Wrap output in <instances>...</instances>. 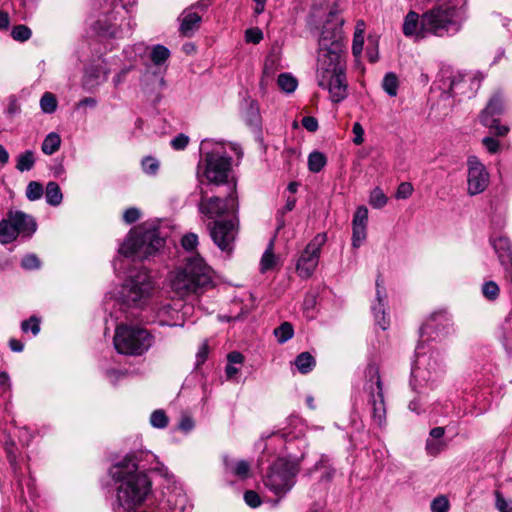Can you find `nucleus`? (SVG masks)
<instances>
[{
  "label": "nucleus",
  "mask_w": 512,
  "mask_h": 512,
  "mask_svg": "<svg viewBox=\"0 0 512 512\" xmlns=\"http://www.w3.org/2000/svg\"><path fill=\"white\" fill-rule=\"evenodd\" d=\"M188 142V136L184 134H179L174 139L171 140V146L175 150H183L188 145Z\"/></svg>",
  "instance_id": "0e129e2a"
},
{
  "label": "nucleus",
  "mask_w": 512,
  "mask_h": 512,
  "mask_svg": "<svg viewBox=\"0 0 512 512\" xmlns=\"http://www.w3.org/2000/svg\"><path fill=\"white\" fill-rule=\"evenodd\" d=\"M491 244L498 255L499 260L503 263L505 258L508 257L510 259L511 256V247L510 242L507 237L500 236L497 238L491 239Z\"/></svg>",
  "instance_id": "bb28decb"
},
{
  "label": "nucleus",
  "mask_w": 512,
  "mask_h": 512,
  "mask_svg": "<svg viewBox=\"0 0 512 512\" xmlns=\"http://www.w3.org/2000/svg\"><path fill=\"white\" fill-rule=\"evenodd\" d=\"M155 283L145 269L133 270L127 276L114 299L105 302L115 320H132L139 317V310L150 301Z\"/></svg>",
  "instance_id": "423d86ee"
},
{
  "label": "nucleus",
  "mask_w": 512,
  "mask_h": 512,
  "mask_svg": "<svg viewBox=\"0 0 512 512\" xmlns=\"http://www.w3.org/2000/svg\"><path fill=\"white\" fill-rule=\"evenodd\" d=\"M134 68L133 64H124L120 71L113 77L114 87L120 86L125 80L127 74Z\"/></svg>",
  "instance_id": "4d7b16f0"
},
{
  "label": "nucleus",
  "mask_w": 512,
  "mask_h": 512,
  "mask_svg": "<svg viewBox=\"0 0 512 512\" xmlns=\"http://www.w3.org/2000/svg\"><path fill=\"white\" fill-rule=\"evenodd\" d=\"M182 308H184V305L180 301L160 304L156 309V318L159 324L170 327L183 326L184 313L181 312Z\"/></svg>",
  "instance_id": "6ab92c4d"
},
{
  "label": "nucleus",
  "mask_w": 512,
  "mask_h": 512,
  "mask_svg": "<svg viewBox=\"0 0 512 512\" xmlns=\"http://www.w3.org/2000/svg\"><path fill=\"white\" fill-rule=\"evenodd\" d=\"M294 364L300 373L307 374L313 370L316 361L309 352H302L296 357Z\"/></svg>",
  "instance_id": "c85d7f7f"
},
{
  "label": "nucleus",
  "mask_w": 512,
  "mask_h": 512,
  "mask_svg": "<svg viewBox=\"0 0 512 512\" xmlns=\"http://www.w3.org/2000/svg\"><path fill=\"white\" fill-rule=\"evenodd\" d=\"M449 510V501L445 496H438L431 502L432 512H447Z\"/></svg>",
  "instance_id": "603ef678"
},
{
  "label": "nucleus",
  "mask_w": 512,
  "mask_h": 512,
  "mask_svg": "<svg viewBox=\"0 0 512 512\" xmlns=\"http://www.w3.org/2000/svg\"><path fill=\"white\" fill-rule=\"evenodd\" d=\"M274 335L280 344H284L290 340L294 335V329L292 324L284 322L280 326L274 329Z\"/></svg>",
  "instance_id": "c9c22d12"
},
{
  "label": "nucleus",
  "mask_w": 512,
  "mask_h": 512,
  "mask_svg": "<svg viewBox=\"0 0 512 512\" xmlns=\"http://www.w3.org/2000/svg\"><path fill=\"white\" fill-rule=\"evenodd\" d=\"M44 193L43 186L40 182L31 181L26 187V197L30 201L39 200Z\"/></svg>",
  "instance_id": "79ce46f5"
},
{
  "label": "nucleus",
  "mask_w": 512,
  "mask_h": 512,
  "mask_svg": "<svg viewBox=\"0 0 512 512\" xmlns=\"http://www.w3.org/2000/svg\"><path fill=\"white\" fill-rule=\"evenodd\" d=\"M483 75L480 72H465L454 75L450 82L452 96L472 98L481 86Z\"/></svg>",
  "instance_id": "f3484780"
},
{
  "label": "nucleus",
  "mask_w": 512,
  "mask_h": 512,
  "mask_svg": "<svg viewBox=\"0 0 512 512\" xmlns=\"http://www.w3.org/2000/svg\"><path fill=\"white\" fill-rule=\"evenodd\" d=\"M13 430H18L19 432L25 433L24 435H20V439L22 442L28 443L31 439V435L28 433L26 428H23L20 430L18 427L13 425ZM15 434V431H9V433L5 436V439L3 441L4 449L7 455V459L10 463V465L15 469L17 466V447L16 444L12 438V435Z\"/></svg>",
  "instance_id": "5701e85b"
},
{
  "label": "nucleus",
  "mask_w": 512,
  "mask_h": 512,
  "mask_svg": "<svg viewBox=\"0 0 512 512\" xmlns=\"http://www.w3.org/2000/svg\"><path fill=\"white\" fill-rule=\"evenodd\" d=\"M36 162L35 153L32 150H26L19 154L16 159V169L20 172L30 171Z\"/></svg>",
  "instance_id": "c756f323"
},
{
  "label": "nucleus",
  "mask_w": 512,
  "mask_h": 512,
  "mask_svg": "<svg viewBox=\"0 0 512 512\" xmlns=\"http://www.w3.org/2000/svg\"><path fill=\"white\" fill-rule=\"evenodd\" d=\"M445 372L444 357L437 350L424 351L422 345L416 347V360L412 368L411 386L414 390L423 387L433 389Z\"/></svg>",
  "instance_id": "1a4fd4ad"
},
{
  "label": "nucleus",
  "mask_w": 512,
  "mask_h": 512,
  "mask_svg": "<svg viewBox=\"0 0 512 512\" xmlns=\"http://www.w3.org/2000/svg\"><path fill=\"white\" fill-rule=\"evenodd\" d=\"M387 294L385 288L376 281V296L372 302L371 310L374 315L376 324L382 329L386 330L389 327V318L386 317Z\"/></svg>",
  "instance_id": "aec40b11"
},
{
  "label": "nucleus",
  "mask_w": 512,
  "mask_h": 512,
  "mask_svg": "<svg viewBox=\"0 0 512 512\" xmlns=\"http://www.w3.org/2000/svg\"><path fill=\"white\" fill-rule=\"evenodd\" d=\"M364 393L367 395L368 405L371 407L373 422L382 427L386 423V407L379 368L375 363H368L365 372Z\"/></svg>",
  "instance_id": "f8f14e48"
},
{
  "label": "nucleus",
  "mask_w": 512,
  "mask_h": 512,
  "mask_svg": "<svg viewBox=\"0 0 512 512\" xmlns=\"http://www.w3.org/2000/svg\"><path fill=\"white\" fill-rule=\"evenodd\" d=\"M246 504L252 508H256L261 504L260 496L252 490H248L244 494Z\"/></svg>",
  "instance_id": "680f3d73"
},
{
  "label": "nucleus",
  "mask_w": 512,
  "mask_h": 512,
  "mask_svg": "<svg viewBox=\"0 0 512 512\" xmlns=\"http://www.w3.org/2000/svg\"><path fill=\"white\" fill-rule=\"evenodd\" d=\"M111 68L103 61L96 65H91L85 70V83L91 87L100 85L107 81Z\"/></svg>",
  "instance_id": "4be33fe9"
},
{
  "label": "nucleus",
  "mask_w": 512,
  "mask_h": 512,
  "mask_svg": "<svg viewBox=\"0 0 512 512\" xmlns=\"http://www.w3.org/2000/svg\"><path fill=\"white\" fill-rule=\"evenodd\" d=\"M34 218L22 211H9L0 222V243L9 244L18 235L31 236L36 231Z\"/></svg>",
  "instance_id": "ddd939ff"
},
{
  "label": "nucleus",
  "mask_w": 512,
  "mask_h": 512,
  "mask_svg": "<svg viewBox=\"0 0 512 512\" xmlns=\"http://www.w3.org/2000/svg\"><path fill=\"white\" fill-rule=\"evenodd\" d=\"M121 2L120 7L115 6L111 12L97 20V30L102 36L120 39L132 34L134 23L126 15L129 14L128 6H132L136 0H121Z\"/></svg>",
  "instance_id": "9b49d317"
},
{
  "label": "nucleus",
  "mask_w": 512,
  "mask_h": 512,
  "mask_svg": "<svg viewBox=\"0 0 512 512\" xmlns=\"http://www.w3.org/2000/svg\"><path fill=\"white\" fill-rule=\"evenodd\" d=\"M482 295L489 301H495L500 293L499 286L494 281H486L481 287Z\"/></svg>",
  "instance_id": "a19ab883"
},
{
  "label": "nucleus",
  "mask_w": 512,
  "mask_h": 512,
  "mask_svg": "<svg viewBox=\"0 0 512 512\" xmlns=\"http://www.w3.org/2000/svg\"><path fill=\"white\" fill-rule=\"evenodd\" d=\"M445 447V442L439 439L428 438L426 441V451L431 456L438 455Z\"/></svg>",
  "instance_id": "49530a36"
},
{
  "label": "nucleus",
  "mask_w": 512,
  "mask_h": 512,
  "mask_svg": "<svg viewBox=\"0 0 512 512\" xmlns=\"http://www.w3.org/2000/svg\"><path fill=\"white\" fill-rule=\"evenodd\" d=\"M263 39V32L259 28H249L245 31V40L248 43L258 44Z\"/></svg>",
  "instance_id": "6e6d98bb"
},
{
  "label": "nucleus",
  "mask_w": 512,
  "mask_h": 512,
  "mask_svg": "<svg viewBox=\"0 0 512 512\" xmlns=\"http://www.w3.org/2000/svg\"><path fill=\"white\" fill-rule=\"evenodd\" d=\"M179 19L181 22L180 32L184 36H191L199 28L201 16L190 8L184 10Z\"/></svg>",
  "instance_id": "393cba45"
},
{
  "label": "nucleus",
  "mask_w": 512,
  "mask_h": 512,
  "mask_svg": "<svg viewBox=\"0 0 512 512\" xmlns=\"http://www.w3.org/2000/svg\"><path fill=\"white\" fill-rule=\"evenodd\" d=\"M421 337L429 339H441L454 332L451 317L446 312L433 313L422 325Z\"/></svg>",
  "instance_id": "a211bd4d"
},
{
  "label": "nucleus",
  "mask_w": 512,
  "mask_h": 512,
  "mask_svg": "<svg viewBox=\"0 0 512 512\" xmlns=\"http://www.w3.org/2000/svg\"><path fill=\"white\" fill-rule=\"evenodd\" d=\"M368 209L365 206H359L354 214L352 221V246L359 248L367 236Z\"/></svg>",
  "instance_id": "412c9836"
},
{
  "label": "nucleus",
  "mask_w": 512,
  "mask_h": 512,
  "mask_svg": "<svg viewBox=\"0 0 512 512\" xmlns=\"http://www.w3.org/2000/svg\"><path fill=\"white\" fill-rule=\"evenodd\" d=\"M181 244L187 251L194 250L198 244V236L194 233H188L182 237Z\"/></svg>",
  "instance_id": "13d9d810"
},
{
  "label": "nucleus",
  "mask_w": 512,
  "mask_h": 512,
  "mask_svg": "<svg viewBox=\"0 0 512 512\" xmlns=\"http://www.w3.org/2000/svg\"><path fill=\"white\" fill-rule=\"evenodd\" d=\"M413 186L409 182H402L397 188L395 197L397 199H407L412 195Z\"/></svg>",
  "instance_id": "bf43d9fd"
},
{
  "label": "nucleus",
  "mask_w": 512,
  "mask_h": 512,
  "mask_svg": "<svg viewBox=\"0 0 512 512\" xmlns=\"http://www.w3.org/2000/svg\"><path fill=\"white\" fill-rule=\"evenodd\" d=\"M195 427V422L193 418L188 414H183L180 418L178 429L184 432L185 434L191 432Z\"/></svg>",
  "instance_id": "864d4df0"
},
{
  "label": "nucleus",
  "mask_w": 512,
  "mask_h": 512,
  "mask_svg": "<svg viewBox=\"0 0 512 512\" xmlns=\"http://www.w3.org/2000/svg\"><path fill=\"white\" fill-rule=\"evenodd\" d=\"M281 68L280 49L273 47L264 61L261 83L263 84L264 81L272 79Z\"/></svg>",
  "instance_id": "b1692460"
},
{
  "label": "nucleus",
  "mask_w": 512,
  "mask_h": 512,
  "mask_svg": "<svg viewBox=\"0 0 512 512\" xmlns=\"http://www.w3.org/2000/svg\"><path fill=\"white\" fill-rule=\"evenodd\" d=\"M146 52V47L143 44H136L130 47H127L123 50L122 54L127 60L128 64H133L136 62L137 57L141 56Z\"/></svg>",
  "instance_id": "4c0bfd02"
},
{
  "label": "nucleus",
  "mask_w": 512,
  "mask_h": 512,
  "mask_svg": "<svg viewBox=\"0 0 512 512\" xmlns=\"http://www.w3.org/2000/svg\"><path fill=\"white\" fill-rule=\"evenodd\" d=\"M213 272L199 254L187 257L170 276L171 290L180 298L200 295L213 287Z\"/></svg>",
  "instance_id": "0eeeda50"
},
{
  "label": "nucleus",
  "mask_w": 512,
  "mask_h": 512,
  "mask_svg": "<svg viewBox=\"0 0 512 512\" xmlns=\"http://www.w3.org/2000/svg\"><path fill=\"white\" fill-rule=\"evenodd\" d=\"M232 470L238 477L246 478L249 474L250 465L245 460H239L234 464Z\"/></svg>",
  "instance_id": "5fc2aeb1"
},
{
  "label": "nucleus",
  "mask_w": 512,
  "mask_h": 512,
  "mask_svg": "<svg viewBox=\"0 0 512 512\" xmlns=\"http://www.w3.org/2000/svg\"><path fill=\"white\" fill-rule=\"evenodd\" d=\"M45 198L46 202L51 206H59L63 200V194L61 192L60 186L54 182L50 181L46 185L45 189Z\"/></svg>",
  "instance_id": "cd10ccee"
},
{
  "label": "nucleus",
  "mask_w": 512,
  "mask_h": 512,
  "mask_svg": "<svg viewBox=\"0 0 512 512\" xmlns=\"http://www.w3.org/2000/svg\"><path fill=\"white\" fill-rule=\"evenodd\" d=\"M388 202L387 196L384 194L383 190L379 187L374 188L369 196V204L374 209L383 208Z\"/></svg>",
  "instance_id": "e433bc0d"
},
{
  "label": "nucleus",
  "mask_w": 512,
  "mask_h": 512,
  "mask_svg": "<svg viewBox=\"0 0 512 512\" xmlns=\"http://www.w3.org/2000/svg\"><path fill=\"white\" fill-rule=\"evenodd\" d=\"M302 125L305 129L310 132H315L318 128V122L316 118L312 116H306L302 119Z\"/></svg>",
  "instance_id": "774afa93"
},
{
  "label": "nucleus",
  "mask_w": 512,
  "mask_h": 512,
  "mask_svg": "<svg viewBox=\"0 0 512 512\" xmlns=\"http://www.w3.org/2000/svg\"><path fill=\"white\" fill-rule=\"evenodd\" d=\"M140 214L139 209L135 207L128 208L123 214V220L127 224L135 223L140 218Z\"/></svg>",
  "instance_id": "e2e57ef3"
},
{
  "label": "nucleus",
  "mask_w": 512,
  "mask_h": 512,
  "mask_svg": "<svg viewBox=\"0 0 512 512\" xmlns=\"http://www.w3.org/2000/svg\"><path fill=\"white\" fill-rule=\"evenodd\" d=\"M327 163L326 156L318 151H314L308 156V168L313 173L320 172Z\"/></svg>",
  "instance_id": "473e14b6"
},
{
  "label": "nucleus",
  "mask_w": 512,
  "mask_h": 512,
  "mask_svg": "<svg viewBox=\"0 0 512 512\" xmlns=\"http://www.w3.org/2000/svg\"><path fill=\"white\" fill-rule=\"evenodd\" d=\"M117 324L114 334L115 349L124 355L141 356L153 345L154 337L145 328L138 325H127L124 320H116Z\"/></svg>",
  "instance_id": "9d476101"
},
{
  "label": "nucleus",
  "mask_w": 512,
  "mask_h": 512,
  "mask_svg": "<svg viewBox=\"0 0 512 512\" xmlns=\"http://www.w3.org/2000/svg\"><path fill=\"white\" fill-rule=\"evenodd\" d=\"M467 193L475 196L483 193L490 182V175L485 165L475 155L467 158Z\"/></svg>",
  "instance_id": "2eb2a0df"
},
{
  "label": "nucleus",
  "mask_w": 512,
  "mask_h": 512,
  "mask_svg": "<svg viewBox=\"0 0 512 512\" xmlns=\"http://www.w3.org/2000/svg\"><path fill=\"white\" fill-rule=\"evenodd\" d=\"M40 264V260L35 254H27L21 260V266L26 270L38 269Z\"/></svg>",
  "instance_id": "3c124183"
},
{
  "label": "nucleus",
  "mask_w": 512,
  "mask_h": 512,
  "mask_svg": "<svg viewBox=\"0 0 512 512\" xmlns=\"http://www.w3.org/2000/svg\"><path fill=\"white\" fill-rule=\"evenodd\" d=\"M364 44V30L359 29V23L356 25L354 32L352 51L354 55H359L362 52Z\"/></svg>",
  "instance_id": "a18cd8bd"
},
{
  "label": "nucleus",
  "mask_w": 512,
  "mask_h": 512,
  "mask_svg": "<svg viewBox=\"0 0 512 512\" xmlns=\"http://www.w3.org/2000/svg\"><path fill=\"white\" fill-rule=\"evenodd\" d=\"M168 422L169 420L164 410H155L150 416V423L155 428L163 429L167 427Z\"/></svg>",
  "instance_id": "c03bdc74"
},
{
  "label": "nucleus",
  "mask_w": 512,
  "mask_h": 512,
  "mask_svg": "<svg viewBox=\"0 0 512 512\" xmlns=\"http://www.w3.org/2000/svg\"><path fill=\"white\" fill-rule=\"evenodd\" d=\"M60 145V136L55 132H51L43 140L41 150L46 155H52L59 150Z\"/></svg>",
  "instance_id": "7c9ffc66"
},
{
  "label": "nucleus",
  "mask_w": 512,
  "mask_h": 512,
  "mask_svg": "<svg viewBox=\"0 0 512 512\" xmlns=\"http://www.w3.org/2000/svg\"><path fill=\"white\" fill-rule=\"evenodd\" d=\"M21 329L24 333L31 331L34 336L40 332V321L37 317L31 316L21 324Z\"/></svg>",
  "instance_id": "de8ad7c7"
},
{
  "label": "nucleus",
  "mask_w": 512,
  "mask_h": 512,
  "mask_svg": "<svg viewBox=\"0 0 512 512\" xmlns=\"http://www.w3.org/2000/svg\"><path fill=\"white\" fill-rule=\"evenodd\" d=\"M278 86L286 93L294 92L297 88V80L291 74L282 73L278 76Z\"/></svg>",
  "instance_id": "58836bf2"
},
{
  "label": "nucleus",
  "mask_w": 512,
  "mask_h": 512,
  "mask_svg": "<svg viewBox=\"0 0 512 512\" xmlns=\"http://www.w3.org/2000/svg\"><path fill=\"white\" fill-rule=\"evenodd\" d=\"M125 376L126 373L119 370L109 369L106 371V377L108 381L113 385H115L119 380L125 378Z\"/></svg>",
  "instance_id": "338daca9"
},
{
  "label": "nucleus",
  "mask_w": 512,
  "mask_h": 512,
  "mask_svg": "<svg viewBox=\"0 0 512 512\" xmlns=\"http://www.w3.org/2000/svg\"><path fill=\"white\" fill-rule=\"evenodd\" d=\"M305 453L306 443L303 440L284 441L282 436L273 435L266 443L258 463L259 466L269 464L263 483L278 499L283 498L294 487Z\"/></svg>",
  "instance_id": "7ed1b4c3"
},
{
  "label": "nucleus",
  "mask_w": 512,
  "mask_h": 512,
  "mask_svg": "<svg viewBox=\"0 0 512 512\" xmlns=\"http://www.w3.org/2000/svg\"><path fill=\"white\" fill-rule=\"evenodd\" d=\"M466 0L460 6L452 1L438 3L421 15L409 11L404 18L402 32L416 41L431 35L451 37L459 33L467 19Z\"/></svg>",
  "instance_id": "39448f33"
},
{
  "label": "nucleus",
  "mask_w": 512,
  "mask_h": 512,
  "mask_svg": "<svg viewBox=\"0 0 512 512\" xmlns=\"http://www.w3.org/2000/svg\"><path fill=\"white\" fill-rule=\"evenodd\" d=\"M352 131L354 134V144L361 145L364 142V129L362 125L359 122H355Z\"/></svg>",
  "instance_id": "69168bd1"
},
{
  "label": "nucleus",
  "mask_w": 512,
  "mask_h": 512,
  "mask_svg": "<svg viewBox=\"0 0 512 512\" xmlns=\"http://www.w3.org/2000/svg\"><path fill=\"white\" fill-rule=\"evenodd\" d=\"M495 505L500 512H512V500H507L499 492H495Z\"/></svg>",
  "instance_id": "8fccbe9b"
},
{
  "label": "nucleus",
  "mask_w": 512,
  "mask_h": 512,
  "mask_svg": "<svg viewBox=\"0 0 512 512\" xmlns=\"http://www.w3.org/2000/svg\"><path fill=\"white\" fill-rule=\"evenodd\" d=\"M320 472L319 482H330L335 474L334 468L329 463V459L322 455L312 468L306 470V475L311 476L313 473Z\"/></svg>",
  "instance_id": "a878e982"
},
{
  "label": "nucleus",
  "mask_w": 512,
  "mask_h": 512,
  "mask_svg": "<svg viewBox=\"0 0 512 512\" xmlns=\"http://www.w3.org/2000/svg\"><path fill=\"white\" fill-rule=\"evenodd\" d=\"M399 81L396 74L387 73L382 81L383 90L391 97H395L398 92Z\"/></svg>",
  "instance_id": "72a5a7b5"
},
{
  "label": "nucleus",
  "mask_w": 512,
  "mask_h": 512,
  "mask_svg": "<svg viewBox=\"0 0 512 512\" xmlns=\"http://www.w3.org/2000/svg\"><path fill=\"white\" fill-rule=\"evenodd\" d=\"M146 471L166 479L172 477L157 456L147 450L130 452L111 465L108 473L116 484V512H133L144 503L152 486Z\"/></svg>",
  "instance_id": "f03ea898"
},
{
  "label": "nucleus",
  "mask_w": 512,
  "mask_h": 512,
  "mask_svg": "<svg viewBox=\"0 0 512 512\" xmlns=\"http://www.w3.org/2000/svg\"><path fill=\"white\" fill-rule=\"evenodd\" d=\"M227 147L238 158L242 157L241 148L235 143H224L213 139H204L200 150L203 158L198 164L197 177L199 186L203 184L204 177L209 184L220 185L228 179L231 169V158L227 155ZM201 200L199 209L202 214L210 219L227 216V220L214 221L210 227V236L214 243L224 252L230 253L237 233V201L234 192L225 199L218 196L206 198L207 191L200 187Z\"/></svg>",
  "instance_id": "f257e3e1"
},
{
  "label": "nucleus",
  "mask_w": 512,
  "mask_h": 512,
  "mask_svg": "<svg viewBox=\"0 0 512 512\" xmlns=\"http://www.w3.org/2000/svg\"><path fill=\"white\" fill-rule=\"evenodd\" d=\"M503 112V96L500 92H496L489 99L486 107L479 116L482 125L493 129L498 136H505L509 128L499 124V116Z\"/></svg>",
  "instance_id": "dca6fc26"
},
{
  "label": "nucleus",
  "mask_w": 512,
  "mask_h": 512,
  "mask_svg": "<svg viewBox=\"0 0 512 512\" xmlns=\"http://www.w3.org/2000/svg\"><path fill=\"white\" fill-rule=\"evenodd\" d=\"M170 57V51L163 45L153 47L150 58L155 65L163 64Z\"/></svg>",
  "instance_id": "ea45409f"
},
{
  "label": "nucleus",
  "mask_w": 512,
  "mask_h": 512,
  "mask_svg": "<svg viewBox=\"0 0 512 512\" xmlns=\"http://www.w3.org/2000/svg\"><path fill=\"white\" fill-rule=\"evenodd\" d=\"M58 106L56 96L51 92H45L40 99V108L43 113L52 114Z\"/></svg>",
  "instance_id": "f704fd0d"
},
{
  "label": "nucleus",
  "mask_w": 512,
  "mask_h": 512,
  "mask_svg": "<svg viewBox=\"0 0 512 512\" xmlns=\"http://www.w3.org/2000/svg\"><path fill=\"white\" fill-rule=\"evenodd\" d=\"M32 35L31 29L26 25H16L12 28L11 36L15 41L25 42Z\"/></svg>",
  "instance_id": "37998d69"
},
{
  "label": "nucleus",
  "mask_w": 512,
  "mask_h": 512,
  "mask_svg": "<svg viewBox=\"0 0 512 512\" xmlns=\"http://www.w3.org/2000/svg\"><path fill=\"white\" fill-rule=\"evenodd\" d=\"M273 240L269 242V245L265 252L262 255L260 261V271L265 273L269 270H272L277 265V259L273 253Z\"/></svg>",
  "instance_id": "2f4dec72"
},
{
  "label": "nucleus",
  "mask_w": 512,
  "mask_h": 512,
  "mask_svg": "<svg viewBox=\"0 0 512 512\" xmlns=\"http://www.w3.org/2000/svg\"><path fill=\"white\" fill-rule=\"evenodd\" d=\"M482 144L486 148V150L491 153L495 154L499 151L500 143L497 139L493 137H485L482 139Z\"/></svg>",
  "instance_id": "052dcab7"
},
{
  "label": "nucleus",
  "mask_w": 512,
  "mask_h": 512,
  "mask_svg": "<svg viewBox=\"0 0 512 512\" xmlns=\"http://www.w3.org/2000/svg\"><path fill=\"white\" fill-rule=\"evenodd\" d=\"M164 239L159 230L142 224L133 228L120 245L118 253L125 258L145 260L154 256L163 246Z\"/></svg>",
  "instance_id": "6e6552de"
},
{
  "label": "nucleus",
  "mask_w": 512,
  "mask_h": 512,
  "mask_svg": "<svg viewBox=\"0 0 512 512\" xmlns=\"http://www.w3.org/2000/svg\"><path fill=\"white\" fill-rule=\"evenodd\" d=\"M142 169L148 175H155L159 169V161L154 157H146L142 160Z\"/></svg>",
  "instance_id": "09e8293b"
},
{
  "label": "nucleus",
  "mask_w": 512,
  "mask_h": 512,
  "mask_svg": "<svg viewBox=\"0 0 512 512\" xmlns=\"http://www.w3.org/2000/svg\"><path fill=\"white\" fill-rule=\"evenodd\" d=\"M343 48L341 27L331 30L325 26L319 38L316 80L318 86L329 93L333 103H340L348 96Z\"/></svg>",
  "instance_id": "20e7f679"
},
{
  "label": "nucleus",
  "mask_w": 512,
  "mask_h": 512,
  "mask_svg": "<svg viewBox=\"0 0 512 512\" xmlns=\"http://www.w3.org/2000/svg\"><path fill=\"white\" fill-rule=\"evenodd\" d=\"M325 242L326 234H317L301 252L296 263V271L301 278L307 279L314 273Z\"/></svg>",
  "instance_id": "4468645a"
}]
</instances>
